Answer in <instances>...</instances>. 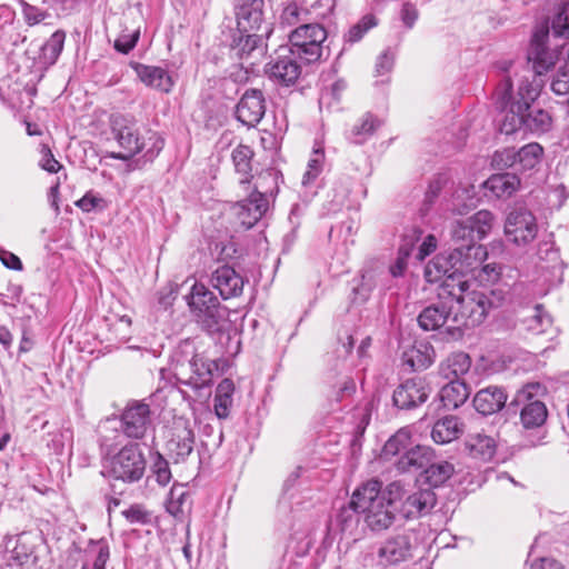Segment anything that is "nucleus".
I'll return each mask as SVG.
<instances>
[{
	"label": "nucleus",
	"instance_id": "obj_1",
	"mask_svg": "<svg viewBox=\"0 0 569 569\" xmlns=\"http://www.w3.org/2000/svg\"><path fill=\"white\" fill-rule=\"evenodd\" d=\"M542 83L529 81L523 76L518 83L517 94L512 96V80L507 76L496 91L497 108L503 112L500 123V131L505 134H512L519 130L532 133H542L551 129L552 118L543 109L532 107V103L540 94Z\"/></svg>",
	"mask_w": 569,
	"mask_h": 569
},
{
	"label": "nucleus",
	"instance_id": "obj_2",
	"mask_svg": "<svg viewBox=\"0 0 569 569\" xmlns=\"http://www.w3.org/2000/svg\"><path fill=\"white\" fill-rule=\"evenodd\" d=\"M401 495L400 481H393L382 490L380 481L369 480L353 491L351 506L372 532L380 533L393 525Z\"/></svg>",
	"mask_w": 569,
	"mask_h": 569
},
{
	"label": "nucleus",
	"instance_id": "obj_3",
	"mask_svg": "<svg viewBox=\"0 0 569 569\" xmlns=\"http://www.w3.org/2000/svg\"><path fill=\"white\" fill-rule=\"evenodd\" d=\"M253 151L250 147L239 144L232 150L231 159L236 173L240 176L239 184L247 194L232 206L233 214L246 229L252 228L267 212L268 199L258 190V186L251 189Z\"/></svg>",
	"mask_w": 569,
	"mask_h": 569
},
{
	"label": "nucleus",
	"instance_id": "obj_4",
	"mask_svg": "<svg viewBox=\"0 0 569 569\" xmlns=\"http://www.w3.org/2000/svg\"><path fill=\"white\" fill-rule=\"evenodd\" d=\"M453 305V328H472L482 323L489 311L502 303L501 292L470 290L468 280L459 279L458 288L449 291Z\"/></svg>",
	"mask_w": 569,
	"mask_h": 569
},
{
	"label": "nucleus",
	"instance_id": "obj_5",
	"mask_svg": "<svg viewBox=\"0 0 569 569\" xmlns=\"http://www.w3.org/2000/svg\"><path fill=\"white\" fill-rule=\"evenodd\" d=\"M172 369L177 379L196 389L208 387L212 378V363L196 353L192 340L181 341L172 357Z\"/></svg>",
	"mask_w": 569,
	"mask_h": 569
},
{
	"label": "nucleus",
	"instance_id": "obj_6",
	"mask_svg": "<svg viewBox=\"0 0 569 569\" xmlns=\"http://www.w3.org/2000/svg\"><path fill=\"white\" fill-rule=\"evenodd\" d=\"M475 269L473 261L463 258L462 248H455L450 253L437 254L425 268L428 282H441L445 292L456 290L458 280L463 279V272Z\"/></svg>",
	"mask_w": 569,
	"mask_h": 569
},
{
	"label": "nucleus",
	"instance_id": "obj_7",
	"mask_svg": "<svg viewBox=\"0 0 569 569\" xmlns=\"http://www.w3.org/2000/svg\"><path fill=\"white\" fill-rule=\"evenodd\" d=\"M106 475L124 483L138 482L146 471V459L137 443H129L107 457Z\"/></svg>",
	"mask_w": 569,
	"mask_h": 569
},
{
	"label": "nucleus",
	"instance_id": "obj_8",
	"mask_svg": "<svg viewBox=\"0 0 569 569\" xmlns=\"http://www.w3.org/2000/svg\"><path fill=\"white\" fill-rule=\"evenodd\" d=\"M190 311L197 322L208 332L218 330L222 318L220 302L212 291L203 283L194 282L189 295L186 296Z\"/></svg>",
	"mask_w": 569,
	"mask_h": 569
},
{
	"label": "nucleus",
	"instance_id": "obj_9",
	"mask_svg": "<svg viewBox=\"0 0 569 569\" xmlns=\"http://www.w3.org/2000/svg\"><path fill=\"white\" fill-rule=\"evenodd\" d=\"M549 29L547 27L542 26L533 32L528 51V61L532 62V70L523 68L521 73H516L519 78V83L523 76H528L530 82L541 83L536 78L545 74L556 66L560 52L557 48L550 49L547 47Z\"/></svg>",
	"mask_w": 569,
	"mask_h": 569
},
{
	"label": "nucleus",
	"instance_id": "obj_10",
	"mask_svg": "<svg viewBox=\"0 0 569 569\" xmlns=\"http://www.w3.org/2000/svg\"><path fill=\"white\" fill-rule=\"evenodd\" d=\"M327 38V31L318 23H306L290 32V50L306 63H312L320 59L322 42Z\"/></svg>",
	"mask_w": 569,
	"mask_h": 569
},
{
	"label": "nucleus",
	"instance_id": "obj_11",
	"mask_svg": "<svg viewBox=\"0 0 569 569\" xmlns=\"http://www.w3.org/2000/svg\"><path fill=\"white\" fill-rule=\"evenodd\" d=\"M41 535L33 531H23L8 541L12 548L8 550L6 559L9 566H17L21 569H37L38 552L41 546Z\"/></svg>",
	"mask_w": 569,
	"mask_h": 569
},
{
	"label": "nucleus",
	"instance_id": "obj_12",
	"mask_svg": "<svg viewBox=\"0 0 569 569\" xmlns=\"http://www.w3.org/2000/svg\"><path fill=\"white\" fill-rule=\"evenodd\" d=\"M111 130L122 151L111 154L114 159L128 160L140 152L143 141L139 136L134 119L118 114L111 118Z\"/></svg>",
	"mask_w": 569,
	"mask_h": 569
},
{
	"label": "nucleus",
	"instance_id": "obj_13",
	"mask_svg": "<svg viewBox=\"0 0 569 569\" xmlns=\"http://www.w3.org/2000/svg\"><path fill=\"white\" fill-rule=\"evenodd\" d=\"M505 234L516 246H527L538 234L536 217L525 208L513 209L507 216Z\"/></svg>",
	"mask_w": 569,
	"mask_h": 569
},
{
	"label": "nucleus",
	"instance_id": "obj_14",
	"mask_svg": "<svg viewBox=\"0 0 569 569\" xmlns=\"http://www.w3.org/2000/svg\"><path fill=\"white\" fill-rule=\"evenodd\" d=\"M288 47H280L277 56L267 64L266 72L274 82L283 86L295 84L301 74V67Z\"/></svg>",
	"mask_w": 569,
	"mask_h": 569
},
{
	"label": "nucleus",
	"instance_id": "obj_15",
	"mask_svg": "<svg viewBox=\"0 0 569 569\" xmlns=\"http://www.w3.org/2000/svg\"><path fill=\"white\" fill-rule=\"evenodd\" d=\"M431 392L423 378H411L400 383L393 391L392 402L402 410H410L425 403Z\"/></svg>",
	"mask_w": 569,
	"mask_h": 569
},
{
	"label": "nucleus",
	"instance_id": "obj_16",
	"mask_svg": "<svg viewBox=\"0 0 569 569\" xmlns=\"http://www.w3.org/2000/svg\"><path fill=\"white\" fill-rule=\"evenodd\" d=\"M397 511L405 519H417L429 513L436 505V495L430 488L408 492L402 485V495Z\"/></svg>",
	"mask_w": 569,
	"mask_h": 569
},
{
	"label": "nucleus",
	"instance_id": "obj_17",
	"mask_svg": "<svg viewBox=\"0 0 569 569\" xmlns=\"http://www.w3.org/2000/svg\"><path fill=\"white\" fill-rule=\"evenodd\" d=\"M540 388L539 383L527 385L515 399L517 403L526 402L520 411V420L526 429L538 428L547 419L548 411L545 403L540 400H531L533 391L537 392Z\"/></svg>",
	"mask_w": 569,
	"mask_h": 569
},
{
	"label": "nucleus",
	"instance_id": "obj_18",
	"mask_svg": "<svg viewBox=\"0 0 569 569\" xmlns=\"http://www.w3.org/2000/svg\"><path fill=\"white\" fill-rule=\"evenodd\" d=\"M121 422L126 436L141 439L151 425L149 405L140 401L129 403L121 415Z\"/></svg>",
	"mask_w": 569,
	"mask_h": 569
},
{
	"label": "nucleus",
	"instance_id": "obj_19",
	"mask_svg": "<svg viewBox=\"0 0 569 569\" xmlns=\"http://www.w3.org/2000/svg\"><path fill=\"white\" fill-rule=\"evenodd\" d=\"M266 112L263 94L258 89L247 90L237 104V119L248 127L260 122Z\"/></svg>",
	"mask_w": 569,
	"mask_h": 569
},
{
	"label": "nucleus",
	"instance_id": "obj_20",
	"mask_svg": "<svg viewBox=\"0 0 569 569\" xmlns=\"http://www.w3.org/2000/svg\"><path fill=\"white\" fill-rule=\"evenodd\" d=\"M263 0H234L239 32L259 31L263 21Z\"/></svg>",
	"mask_w": 569,
	"mask_h": 569
},
{
	"label": "nucleus",
	"instance_id": "obj_21",
	"mask_svg": "<svg viewBox=\"0 0 569 569\" xmlns=\"http://www.w3.org/2000/svg\"><path fill=\"white\" fill-rule=\"evenodd\" d=\"M194 445V432L187 421L174 423L172 437L168 441L169 456L176 463L183 462L191 455Z\"/></svg>",
	"mask_w": 569,
	"mask_h": 569
},
{
	"label": "nucleus",
	"instance_id": "obj_22",
	"mask_svg": "<svg viewBox=\"0 0 569 569\" xmlns=\"http://www.w3.org/2000/svg\"><path fill=\"white\" fill-rule=\"evenodd\" d=\"M451 234L456 241H462L457 248H462L463 258H468V261H473V263L483 260L487 252L482 246L476 243L478 239L468 219L456 221L452 226Z\"/></svg>",
	"mask_w": 569,
	"mask_h": 569
},
{
	"label": "nucleus",
	"instance_id": "obj_23",
	"mask_svg": "<svg viewBox=\"0 0 569 569\" xmlns=\"http://www.w3.org/2000/svg\"><path fill=\"white\" fill-rule=\"evenodd\" d=\"M211 284L219 291L222 299H229L241 295L243 279L230 266H221L211 274Z\"/></svg>",
	"mask_w": 569,
	"mask_h": 569
},
{
	"label": "nucleus",
	"instance_id": "obj_24",
	"mask_svg": "<svg viewBox=\"0 0 569 569\" xmlns=\"http://www.w3.org/2000/svg\"><path fill=\"white\" fill-rule=\"evenodd\" d=\"M411 543L406 535L387 539L378 551L380 562L390 566L406 561L410 557Z\"/></svg>",
	"mask_w": 569,
	"mask_h": 569
},
{
	"label": "nucleus",
	"instance_id": "obj_25",
	"mask_svg": "<svg viewBox=\"0 0 569 569\" xmlns=\"http://www.w3.org/2000/svg\"><path fill=\"white\" fill-rule=\"evenodd\" d=\"M453 305L446 301L426 307L418 316V323L425 331L438 330L447 321H452Z\"/></svg>",
	"mask_w": 569,
	"mask_h": 569
},
{
	"label": "nucleus",
	"instance_id": "obj_26",
	"mask_svg": "<svg viewBox=\"0 0 569 569\" xmlns=\"http://www.w3.org/2000/svg\"><path fill=\"white\" fill-rule=\"evenodd\" d=\"M134 70L146 86L160 92L169 93L174 86L172 76L161 67L138 63Z\"/></svg>",
	"mask_w": 569,
	"mask_h": 569
},
{
	"label": "nucleus",
	"instance_id": "obj_27",
	"mask_svg": "<svg viewBox=\"0 0 569 569\" xmlns=\"http://www.w3.org/2000/svg\"><path fill=\"white\" fill-rule=\"evenodd\" d=\"M542 151V147L539 143L531 142L520 148L517 152L512 149H506L500 153L496 152L495 159L506 156V166L519 163L525 170H528L539 163Z\"/></svg>",
	"mask_w": 569,
	"mask_h": 569
},
{
	"label": "nucleus",
	"instance_id": "obj_28",
	"mask_svg": "<svg viewBox=\"0 0 569 569\" xmlns=\"http://www.w3.org/2000/svg\"><path fill=\"white\" fill-rule=\"evenodd\" d=\"M507 401L505 390L490 386L479 390L473 397V407L481 415H492L501 410Z\"/></svg>",
	"mask_w": 569,
	"mask_h": 569
},
{
	"label": "nucleus",
	"instance_id": "obj_29",
	"mask_svg": "<svg viewBox=\"0 0 569 569\" xmlns=\"http://www.w3.org/2000/svg\"><path fill=\"white\" fill-rule=\"evenodd\" d=\"M433 458V450L427 446H415L408 448L405 453L398 458L395 466L399 472H408L427 468Z\"/></svg>",
	"mask_w": 569,
	"mask_h": 569
},
{
	"label": "nucleus",
	"instance_id": "obj_30",
	"mask_svg": "<svg viewBox=\"0 0 569 569\" xmlns=\"http://www.w3.org/2000/svg\"><path fill=\"white\" fill-rule=\"evenodd\" d=\"M270 33L271 30L269 28H266L263 34H258L256 31L240 32V37L234 40L233 50L237 51V54L241 59L250 57H262L264 53L263 37L268 38Z\"/></svg>",
	"mask_w": 569,
	"mask_h": 569
},
{
	"label": "nucleus",
	"instance_id": "obj_31",
	"mask_svg": "<svg viewBox=\"0 0 569 569\" xmlns=\"http://www.w3.org/2000/svg\"><path fill=\"white\" fill-rule=\"evenodd\" d=\"M520 180L513 173L492 174L483 182V187L493 198L507 199L519 188Z\"/></svg>",
	"mask_w": 569,
	"mask_h": 569
},
{
	"label": "nucleus",
	"instance_id": "obj_32",
	"mask_svg": "<svg viewBox=\"0 0 569 569\" xmlns=\"http://www.w3.org/2000/svg\"><path fill=\"white\" fill-rule=\"evenodd\" d=\"M466 450L473 459L489 461L496 453V440L483 433L469 435L465 441Z\"/></svg>",
	"mask_w": 569,
	"mask_h": 569
},
{
	"label": "nucleus",
	"instance_id": "obj_33",
	"mask_svg": "<svg viewBox=\"0 0 569 569\" xmlns=\"http://www.w3.org/2000/svg\"><path fill=\"white\" fill-rule=\"evenodd\" d=\"M463 433V423L459 418L449 416L439 419L432 427L431 438L436 443L445 445L458 439Z\"/></svg>",
	"mask_w": 569,
	"mask_h": 569
},
{
	"label": "nucleus",
	"instance_id": "obj_34",
	"mask_svg": "<svg viewBox=\"0 0 569 569\" xmlns=\"http://www.w3.org/2000/svg\"><path fill=\"white\" fill-rule=\"evenodd\" d=\"M470 389L467 383L460 379L450 380L439 392L442 406L448 409H457L469 398Z\"/></svg>",
	"mask_w": 569,
	"mask_h": 569
},
{
	"label": "nucleus",
	"instance_id": "obj_35",
	"mask_svg": "<svg viewBox=\"0 0 569 569\" xmlns=\"http://www.w3.org/2000/svg\"><path fill=\"white\" fill-rule=\"evenodd\" d=\"M471 367V359L469 355L459 351L453 352L440 365V373L446 379H459L469 371Z\"/></svg>",
	"mask_w": 569,
	"mask_h": 569
},
{
	"label": "nucleus",
	"instance_id": "obj_36",
	"mask_svg": "<svg viewBox=\"0 0 569 569\" xmlns=\"http://www.w3.org/2000/svg\"><path fill=\"white\" fill-rule=\"evenodd\" d=\"M555 38L569 39V0H561L550 20Z\"/></svg>",
	"mask_w": 569,
	"mask_h": 569
},
{
	"label": "nucleus",
	"instance_id": "obj_37",
	"mask_svg": "<svg viewBox=\"0 0 569 569\" xmlns=\"http://www.w3.org/2000/svg\"><path fill=\"white\" fill-rule=\"evenodd\" d=\"M455 472V467L448 461L429 463L423 471L426 482L431 487H439L449 480Z\"/></svg>",
	"mask_w": 569,
	"mask_h": 569
},
{
	"label": "nucleus",
	"instance_id": "obj_38",
	"mask_svg": "<svg viewBox=\"0 0 569 569\" xmlns=\"http://www.w3.org/2000/svg\"><path fill=\"white\" fill-rule=\"evenodd\" d=\"M410 446V432L406 429H400L385 443L381 452L383 459H391L393 457H401Z\"/></svg>",
	"mask_w": 569,
	"mask_h": 569
},
{
	"label": "nucleus",
	"instance_id": "obj_39",
	"mask_svg": "<svg viewBox=\"0 0 569 569\" xmlns=\"http://www.w3.org/2000/svg\"><path fill=\"white\" fill-rule=\"evenodd\" d=\"M186 509H189V495L182 485H174L167 500V511L176 518L184 515Z\"/></svg>",
	"mask_w": 569,
	"mask_h": 569
},
{
	"label": "nucleus",
	"instance_id": "obj_40",
	"mask_svg": "<svg viewBox=\"0 0 569 569\" xmlns=\"http://www.w3.org/2000/svg\"><path fill=\"white\" fill-rule=\"evenodd\" d=\"M110 551L106 543L97 542L86 552V561L81 569H106Z\"/></svg>",
	"mask_w": 569,
	"mask_h": 569
},
{
	"label": "nucleus",
	"instance_id": "obj_41",
	"mask_svg": "<svg viewBox=\"0 0 569 569\" xmlns=\"http://www.w3.org/2000/svg\"><path fill=\"white\" fill-rule=\"evenodd\" d=\"M435 351L432 347L427 345H420L419 348L413 347L408 353H406L407 363L413 370H423L427 369L433 362Z\"/></svg>",
	"mask_w": 569,
	"mask_h": 569
},
{
	"label": "nucleus",
	"instance_id": "obj_42",
	"mask_svg": "<svg viewBox=\"0 0 569 569\" xmlns=\"http://www.w3.org/2000/svg\"><path fill=\"white\" fill-rule=\"evenodd\" d=\"M472 231L478 240L483 239L491 230L493 224V214L488 210H480L468 218Z\"/></svg>",
	"mask_w": 569,
	"mask_h": 569
},
{
	"label": "nucleus",
	"instance_id": "obj_43",
	"mask_svg": "<svg viewBox=\"0 0 569 569\" xmlns=\"http://www.w3.org/2000/svg\"><path fill=\"white\" fill-rule=\"evenodd\" d=\"M525 322L529 331L535 335H541L551 327L552 321L542 307L537 305L533 309V313L528 317Z\"/></svg>",
	"mask_w": 569,
	"mask_h": 569
},
{
	"label": "nucleus",
	"instance_id": "obj_44",
	"mask_svg": "<svg viewBox=\"0 0 569 569\" xmlns=\"http://www.w3.org/2000/svg\"><path fill=\"white\" fill-rule=\"evenodd\" d=\"M66 39V33L63 31H56L51 34V37L46 41L42 46L41 51L43 58L50 63H54L60 56L63 43Z\"/></svg>",
	"mask_w": 569,
	"mask_h": 569
},
{
	"label": "nucleus",
	"instance_id": "obj_45",
	"mask_svg": "<svg viewBox=\"0 0 569 569\" xmlns=\"http://www.w3.org/2000/svg\"><path fill=\"white\" fill-rule=\"evenodd\" d=\"M380 121L371 113L365 114L359 124H356L352 129L356 143H362L367 138L372 136L379 128Z\"/></svg>",
	"mask_w": 569,
	"mask_h": 569
},
{
	"label": "nucleus",
	"instance_id": "obj_46",
	"mask_svg": "<svg viewBox=\"0 0 569 569\" xmlns=\"http://www.w3.org/2000/svg\"><path fill=\"white\" fill-rule=\"evenodd\" d=\"M325 160V153L321 149H315L311 158L308 161L307 170L302 177V184L305 187L310 186L322 172V166Z\"/></svg>",
	"mask_w": 569,
	"mask_h": 569
},
{
	"label": "nucleus",
	"instance_id": "obj_47",
	"mask_svg": "<svg viewBox=\"0 0 569 569\" xmlns=\"http://www.w3.org/2000/svg\"><path fill=\"white\" fill-rule=\"evenodd\" d=\"M551 90L561 98L558 102L566 107L569 113V69L558 72L551 82Z\"/></svg>",
	"mask_w": 569,
	"mask_h": 569
},
{
	"label": "nucleus",
	"instance_id": "obj_48",
	"mask_svg": "<svg viewBox=\"0 0 569 569\" xmlns=\"http://www.w3.org/2000/svg\"><path fill=\"white\" fill-rule=\"evenodd\" d=\"M376 26H377L376 17L372 14H367L358 23H356L355 26H352L349 29V31L346 36V39H347V41L355 43V42L359 41L360 39H362L365 33Z\"/></svg>",
	"mask_w": 569,
	"mask_h": 569
},
{
	"label": "nucleus",
	"instance_id": "obj_49",
	"mask_svg": "<svg viewBox=\"0 0 569 569\" xmlns=\"http://www.w3.org/2000/svg\"><path fill=\"white\" fill-rule=\"evenodd\" d=\"M151 472L156 481L162 487L167 486L172 478L169 462L160 453H157L153 460Z\"/></svg>",
	"mask_w": 569,
	"mask_h": 569
},
{
	"label": "nucleus",
	"instance_id": "obj_50",
	"mask_svg": "<svg viewBox=\"0 0 569 569\" xmlns=\"http://www.w3.org/2000/svg\"><path fill=\"white\" fill-rule=\"evenodd\" d=\"M76 206L84 212H91L93 210L102 211L107 208L108 204L103 198L92 192H87L76 202Z\"/></svg>",
	"mask_w": 569,
	"mask_h": 569
},
{
	"label": "nucleus",
	"instance_id": "obj_51",
	"mask_svg": "<svg viewBox=\"0 0 569 569\" xmlns=\"http://www.w3.org/2000/svg\"><path fill=\"white\" fill-rule=\"evenodd\" d=\"M308 12L305 10H301L297 3L290 2L286 7H283L282 12L280 14V23L282 26H295L299 22H301L303 19L301 18L302 14H307Z\"/></svg>",
	"mask_w": 569,
	"mask_h": 569
},
{
	"label": "nucleus",
	"instance_id": "obj_52",
	"mask_svg": "<svg viewBox=\"0 0 569 569\" xmlns=\"http://www.w3.org/2000/svg\"><path fill=\"white\" fill-rule=\"evenodd\" d=\"M537 254H538L539 260L546 261L549 263V266L547 267L548 269L549 268L555 269L557 267V264L559 263V253L555 249L553 243L550 241L540 242L539 247H538Z\"/></svg>",
	"mask_w": 569,
	"mask_h": 569
},
{
	"label": "nucleus",
	"instance_id": "obj_53",
	"mask_svg": "<svg viewBox=\"0 0 569 569\" xmlns=\"http://www.w3.org/2000/svg\"><path fill=\"white\" fill-rule=\"evenodd\" d=\"M377 273L375 270H366L361 274V283L353 289L357 296H360L361 300H366L372 289L376 287Z\"/></svg>",
	"mask_w": 569,
	"mask_h": 569
},
{
	"label": "nucleus",
	"instance_id": "obj_54",
	"mask_svg": "<svg viewBox=\"0 0 569 569\" xmlns=\"http://www.w3.org/2000/svg\"><path fill=\"white\" fill-rule=\"evenodd\" d=\"M139 37H140L139 29L133 30L129 33L123 32L114 41L116 50L121 53H124V54L129 53L134 48Z\"/></svg>",
	"mask_w": 569,
	"mask_h": 569
},
{
	"label": "nucleus",
	"instance_id": "obj_55",
	"mask_svg": "<svg viewBox=\"0 0 569 569\" xmlns=\"http://www.w3.org/2000/svg\"><path fill=\"white\" fill-rule=\"evenodd\" d=\"M400 20L403 24V27L408 30L412 29L419 18V11L416 7V4L411 2H405L401 6L400 12H399Z\"/></svg>",
	"mask_w": 569,
	"mask_h": 569
},
{
	"label": "nucleus",
	"instance_id": "obj_56",
	"mask_svg": "<svg viewBox=\"0 0 569 569\" xmlns=\"http://www.w3.org/2000/svg\"><path fill=\"white\" fill-rule=\"evenodd\" d=\"M356 513H358L349 503V507L342 508L338 516L337 522L340 525L342 531L351 529L358 521Z\"/></svg>",
	"mask_w": 569,
	"mask_h": 569
},
{
	"label": "nucleus",
	"instance_id": "obj_57",
	"mask_svg": "<svg viewBox=\"0 0 569 569\" xmlns=\"http://www.w3.org/2000/svg\"><path fill=\"white\" fill-rule=\"evenodd\" d=\"M411 247L402 244L399 248L398 258L396 262L390 267V273L392 277H400L407 268V258L410 256Z\"/></svg>",
	"mask_w": 569,
	"mask_h": 569
},
{
	"label": "nucleus",
	"instance_id": "obj_58",
	"mask_svg": "<svg viewBox=\"0 0 569 569\" xmlns=\"http://www.w3.org/2000/svg\"><path fill=\"white\" fill-rule=\"evenodd\" d=\"M395 62V54L388 49L383 51L377 59L376 72L378 76H383L391 71Z\"/></svg>",
	"mask_w": 569,
	"mask_h": 569
},
{
	"label": "nucleus",
	"instance_id": "obj_59",
	"mask_svg": "<svg viewBox=\"0 0 569 569\" xmlns=\"http://www.w3.org/2000/svg\"><path fill=\"white\" fill-rule=\"evenodd\" d=\"M42 159H41V168L48 172L56 173L60 170L61 164L58 160L54 159L50 148L48 146H42L41 148Z\"/></svg>",
	"mask_w": 569,
	"mask_h": 569
},
{
	"label": "nucleus",
	"instance_id": "obj_60",
	"mask_svg": "<svg viewBox=\"0 0 569 569\" xmlns=\"http://www.w3.org/2000/svg\"><path fill=\"white\" fill-rule=\"evenodd\" d=\"M501 274V267L497 263H486L482 266L478 277L482 281L496 282Z\"/></svg>",
	"mask_w": 569,
	"mask_h": 569
},
{
	"label": "nucleus",
	"instance_id": "obj_61",
	"mask_svg": "<svg viewBox=\"0 0 569 569\" xmlns=\"http://www.w3.org/2000/svg\"><path fill=\"white\" fill-rule=\"evenodd\" d=\"M231 406L232 397L214 396V412L219 419L229 417Z\"/></svg>",
	"mask_w": 569,
	"mask_h": 569
},
{
	"label": "nucleus",
	"instance_id": "obj_62",
	"mask_svg": "<svg viewBox=\"0 0 569 569\" xmlns=\"http://www.w3.org/2000/svg\"><path fill=\"white\" fill-rule=\"evenodd\" d=\"M123 516L132 523H146L149 519L148 512L140 506H131L129 509L123 511Z\"/></svg>",
	"mask_w": 569,
	"mask_h": 569
},
{
	"label": "nucleus",
	"instance_id": "obj_63",
	"mask_svg": "<svg viewBox=\"0 0 569 569\" xmlns=\"http://www.w3.org/2000/svg\"><path fill=\"white\" fill-rule=\"evenodd\" d=\"M0 261L3 263L4 267L20 271L22 270L23 266L18 256L14 253L7 251L4 249L0 248Z\"/></svg>",
	"mask_w": 569,
	"mask_h": 569
},
{
	"label": "nucleus",
	"instance_id": "obj_64",
	"mask_svg": "<svg viewBox=\"0 0 569 569\" xmlns=\"http://www.w3.org/2000/svg\"><path fill=\"white\" fill-rule=\"evenodd\" d=\"M529 569H565V567L553 558H540L531 562Z\"/></svg>",
	"mask_w": 569,
	"mask_h": 569
}]
</instances>
